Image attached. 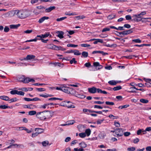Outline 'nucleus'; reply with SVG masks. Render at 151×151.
<instances>
[{
	"label": "nucleus",
	"instance_id": "obj_36",
	"mask_svg": "<svg viewBox=\"0 0 151 151\" xmlns=\"http://www.w3.org/2000/svg\"><path fill=\"white\" fill-rule=\"evenodd\" d=\"M73 51H74V52L73 53L75 55H81V53L79 52V51L78 50H75Z\"/></svg>",
	"mask_w": 151,
	"mask_h": 151
},
{
	"label": "nucleus",
	"instance_id": "obj_64",
	"mask_svg": "<svg viewBox=\"0 0 151 151\" xmlns=\"http://www.w3.org/2000/svg\"><path fill=\"white\" fill-rule=\"evenodd\" d=\"M135 150V148L134 147H129L127 148V150L130 151H134Z\"/></svg>",
	"mask_w": 151,
	"mask_h": 151
},
{
	"label": "nucleus",
	"instance_id": "obj_25",
	"mask_svg": "<svg viewBox=\"0 0 151 151\" xmlns=\"http://www.w3.org/2000/svg\"><path fill=\"white\" fill-rule=\"evenodd\" d=\"M76 96L81 99H83L86 97V96L83 94H77Z\"/></svg>",
	"mask_w": 151,
	"mask_h": 151
},
{
	"label": "nucleus",
	"instance_id": "obj_8",
	"mask_svg": "<svg viewBox=\"0 0 151 151\" xmlns=\"http://www.w3.org/2000/svg\"><path fill=\"white\" fill-rule=\"evenodd\" d=\"M146 14V12L145 11H144L138 14H134L133 15L132 17H137L138 18H142V17L141 15H145Z\"/></svg>",
	"mask_w": 151,
	"mask_h": 151
},
{
	"label": "nucleus",
	"instance_id": "obj_26",
	"mask_svg": "<svg viewBox=\"0 0 151 151\" xmlns=\"http://www.w3.org/2000/svg\"><path fill=\"white\" fill-rule=\"evenodd\" d=\"M42 133V132H37L35 133H33L32 134V137H36L38 135Z\"/></svg>",
	"mask_w": 151,
	"mask_h": 151
},
{
	"label": "nucleus",
	"instance_id": "obj_27",
	"mask_svg": "<svg viewBox=\"0 0 151 151\" xmlns=\"http://www.w3.org/2000/svg\"><path fill=\"white\" fill-rule=\"evenodd\" d=\"M91 131L90 130V129H86V130L85 132V133H86V134L87 136H88L90 135V134H91Z\"/></svg>",
	"mask_w": 151,
	"mask_h": 151
},
{
	"label": "nucleus",
	"instance_id": "obj_3",
	"mask_svg": "<svg viewBox=\"0 0 151 151\" xmlns=\"http://www.w3.org/2000/svg\"><path fill=\"white\" fill-rule=\"evenodd\" d=\"M67 103L68 104V103H72V102H70V101H63L62 102L61 104L60 105V106H66L67 107H68V108H74L75 107V106L74 105H67L65 103Z\"/></svg>",
	"mask_w": 151,
	"mask_h": 151
},
{
	"label": "nucleus",
	"instance_id": "obj_62",
	"mask_svg": "<svg viewBox=\"0 0 151 151\" xmlns=\"http://www.w3.org/2000/svg\"><path fill=\"white\" fill-rule=\"evenodd\" d=\"M125 18L127 20H129L131 19L132 17L130 15H127L125 16Z\"/></svg>",
	"mask_w": 151,
	"mask_h": 151
},
{
	"label": "nucleus",
	"instance_id": "obj_14",
	"mask_svg": "<svg viewBox=\"0 0 151 151\" xmlns=\"http://www.w3.org/2000/svg\"><path fill=\"white\" fill-rule=\"evenodd\" d=\"M49 19V17H47L44 16L41 18L38 21L39 23H42L45 20L48 19Z\"/></svg>",
	"mask_w": 151,
	"mask_h": 151
},
{
	"label": "nucleus",
	"instance_id": "obj_46",
	"mask_svg": "<svg viewBox=\"0 0 151 151\" xmlns=\"http://www.w3.org/2000/svg\"><path fill=\"white\" fill-rule=\"evenodd\" d=\"M12 147L13 148H15V147H20V146L21 145L19 144H12Z\"/></svg>",
	"mask_w": 151,
	"mask_h": 151
},
{
	"label": "nucleus",
	"instance_id": "obj_22",
	"mask_svg": "<svg viewBox=\"0 0 151 151\" xmlns=\"http://www.w3.org/2000/svg\"><path fill=\"white\" fill-rule=\"evenodd\" d=\"M98 42H100L101 43H103V40L101 39H96V41L94 42L93 43L94 44H97Z\"/></svg>",
	"mask_w": 151,
	"mask_h": 151
},
{
	"label": "nucleus",
	"instance_id": "obj_42",
	"mask_svg": "<svg viewBox=\"0 0 151 151\" xmlns=\"http://www.w3.org/2000/svg\"><path fill=\"white\" fill-rule=\"evenodd\" d=\"M133 18L132 19V21L136 22H138L140 21V20L137 19V18H138L137 17H133Z\"/></svg>",
	"mask_w": 151,
	"mask_h": 151
},
{
	"label": "nucleus",
	"instance_id": "obj_53",
	"mask_svg": "<svg viewBox=\"0 0 151 151\" xmlns=\"http://www.w3.org/2000/svg\"><path fill=\"white\" fill-rule=\"evenodd\" d=\"M27 83H28L29 82H35V80L32 79H30L29 78H27Z\"/></svg>",
	"mask_w": 151,
	"mask_h": 151
},
{
	"label": "nucleus",
	"instance_id": "obj_7",
	"mask_svg": "<svg viewBox=\"0 0 151 151\" xmlns=\"http://www.w3.org/2000/svg\"><path fill=\"white\" fill-rule=\"evenodd\" d=\"M24 99L25 101H40L41 100L40 99L38 98L37 97H35V98H34L32 99H31L29 98H24Z\"/></svg>",
	"mask_w": 151,
	"mask_h": 151
},
{
	"label": "nucleus",
	"instance_id": "obj_18",
	"mask_svg": "<svg viewBox=\"0 0 151 151\" xmlns=\"http://www.w3.org/2000/svg\"><path fill=\"white\" fill-rule=\"evenodd\" d=\"M34 106L32 105H24L23 107L24 108H29L30 109H33V107Z\"/></svg>",
	"mask_w": 151,
	"mask_h": 151
},
{
	"label": "nucleus",
	"instance_id": "obj_50",
	"mask_svg": "<svg viewBox=\"0 0 151 151\" xmlns=\"http://www.w3.org/2000/svg\"><path fill=\"white\" fill-rule=\"evenodd\" d=\"M119 35H127V31L126 30L122 32H120V33H119Z\"/></svg>",
	"mask_w": 151,
	"mask_h": 151
},
{
	"label": "nucleus",
	"instance_id": "obj_30",
	"mask_svg": "<svg viewBox=\"0 0 151 151\" xmlns=\"http://www.w3.org/2000/svg\"><path fill=\"white\" fill-rule=\"evenodd\" d=\"M49 144V142L48 141H44L42 142V145L44 147L48 145Z\"/></svg>",
	"mask_w": 151,
	"mask_h": 151
},
{
	"label": "nucleus",
	"instance_id": "obj_47",
	"mask_svg": "<svg viewBox=\"0 0 151 151\" xmlns=\"http://www.w3.org/2000/svg\"><path fill=\"white\" fill-rule=\"evenodd\" d=\"M105 104L106 105H113L114 104V103L113 102H109L108 101H106L105 102Z\"/></svg>",
	"mask_w": 151,
	"mask_h": 151
},
{
	"label": "nucleus",
	"instance_id": "obj_59",
	"mask_svg": "<svg viewBox=\"0 0 151 151\" xmlns=\"http://www.w3.org/2000/svg\"><path fill=\"white\" fill-rule=\"evenodd\" d=\"M24 92H23V91H17V94L18 95H19L24 96Z\"/></svg>",
	"mask_w": 151,
	"mask_h": 151
},
{
	"label": "nucleus",
	"instance_id": "obj_31",
	"mask_svg": "<svg viewBox=\"0 0 151 151\" xmlns=\"http://www.w3.org/2000/svg\"><path fill=\"white\" fill-rule=\"evenodd\" d=\"M140 101L141 102L144 104L147 103L148 102V100L143 99H140Z\"/></svg>",
	"mask_w": 151,
	"mask_h": 151
},
{
	"label": "nucleus",
	"instance_id": "obj_58",
	"mask_svg": "<svg viewBox=\"0 0 151 151\" xmlns=\"http://www.w3.org/2000/svg\"><path fill=\"white\" fill-rule=\"evenodd\" d=\"M104 103V102H101L99 101H94V103L95 104H102Z\"/></svg>",
	"mask_w": 151,
	"mask_h": 151
},
{
	"label": "nucleus",
	"instance_id": "obj_32",
	"mask_svg": "<svg viewBox=\"0 0 151 151\" xmlns=\"http://www.w3.org/2000/svg\"><path fill=\"white\" fill-rule=\"evenodd\" d=\"M122 87L120 86H117L114 87L113 89L114 91H118L122 89Z\"/></svg>",
	"mask_w": 151,
	"mask_h": 151
},
{
	"label": "nucleus",
	"instance_id": "obj_39",
	"mask_svg": "<svg viewBox=\"0 0 151 151\" xmlns=\"http://www.w3.org/2000/svg\"><path fill=\"white\" fill-rule=\"evenodd\" d=\"M49 32H47L45 33L44 35H42V37H41L42 38H45L46 37H47L48 36H49Z\"/></svg>",
	"mask_w": 151,
	"mask_h": 151
},
{
	"label": "nucleus",
	"instance_id": "obj_35",
	"mask_svg": "<svg viewBox=\"0 0 151 151\" xmlns=\"http://www.w3.org/2000/svg\"><path fill=\"white\" fill-rule=\"evenodd\" d=\"M28 113L30 115H34L36 114V112L35 111H29Z\"/></svg>",
	"mask_w": 151,
	"mask_h": 151
},
{
	"label": "nucleus",
	"instance_id": "obj_49",
	"mask_svg": "<svg viewBox=\"0 0 151 151\" xmlns=\"http://www.w3.org/2000/svg\"><path fill=\"white\" fill-rule=\"evenodd\" d=\"M132 41L136 43H141V40L139 39L133 40Z\"/></svg>",
	"mask_w": 151,
	"mask_h": 151
},
{
	"label": "nucleus",
	"instance_id": "obj_51",
	"mask_svg": "<svg viewBox=\"0 0 151 151\" xmlns=\"http://www.w3.org/2000/svg\"><path fill=\"white\" fill-rule=\"evenodd\" d=\"M10 101L9 102L10 103H11L13 102H15L17 101V99L16 98H12L11 99L9 100Z\"/></svg>",
	"mask_w": 151,
	"mask_h": 151
},
{
	"label": "nucleus",
	"instance_id": "obj_29",
	"mask_svg": "<svg viewBox=\"0 0 151 151\" xmlns=\"http://www.w3.org/2000/svg\"><path fill=\"white\" fill-rule=\"evenodd\" d=\"M68 88L67 87H62V88H61V91L65 93H68L67 90Z\"/></svg>",
	"mask_w": 151,
	"mask_h": 151
},
{
	"label": "nucleus",
	"instance_id": "obj_28",
	"mask_svg": "<svg viewBox=\"0 0 151 151\" xmlns=\"http://www.w3.org/2000/svg\"><path fill=\"white\" fill-rule=\"evenodd\" d=\"M129 105L128 104L125 105L123 106H121L118 107V108L119 109H125L129 107Z\"/></svg>",
	"mask_w": 151,
	"mask_h": 151
},
{
	"label": "nucleus",
	"instance_id": "obj_56",
	"mask_svg": "<svg viewBox=\"0 0 151 151\" xmlns=\"http://www.w3.org/2000/svg\"><path fill=\"white\" fill-rule=\"evenodd\" d=\"M18 90H21L24 91H28V89L27 88L25 87L20 88Z\"/></svg>",
	"mask_w": 151,
	"mask_h": 151
},
{
	"label": "nucleus",
	"instance_id": "obj_37",
	"mask_svg": "<svg viewBox=\"0 0 151 151\" xmlns=\"http://www.w3.org/2000/svg\"><path fill=\"white\" fill-rule=\"evenodd\" d=\"M82 55L84 58H86L88 56V52L85 51H83L82 52Z\"/></svg>",
	"mask_w": 151,
	"mask_h": 151
},
{
	"label": "nucleus",
	"instance_id": "obj_12",
	"mask_svg": "<svg viewBox=\"0 0 151 151\" xmlns=\"http://www.w3.org/2000/svg\"><path fill=\"white\" fill-rule=\"evenodd\" d=\"M35 56L32 55H27L26 58V60H31L35 59Z\"/></svg>",
	"mask_w": 151,
	"mask_h": 151
},
{
	"label": "nucleus",
	"instance_id": "obj_61",
	"mask_svg": "<svg viewBox=\"0 0 151 151\" xmlns=\"http://www.w3.org/2000/svg\"><path fill=\"white\" fill-rule=\"evenodd\" d=\"M37 8L39 9H45V8L42 6H40L37 7Z\"/></svg>",
	"mask_w": 151,
	"mask_h": 151
},
{
	"label": "nucleus",
	"instance_id": "obj_21",
	"mask_svg": "<svg viewBox=\"0 0 151 151\" xmlns=\"http://www.w3.org/2000/svg\"><path fill=\"white\" fill-rule=\"evenodd\" d=\"M97 93H101L104 94H107L108 93L106 91H102L101 89L99 88H98L97 90Z\"/></svg>",
	"mask_w": 151,
	"mask_h": 151
},
{
	"label": "nucleus",
	"instance_id": "obj_9",
	"mask_svg": "<svg viewBox=\"0 0 151 151\" xmlns=\"http://www.w3.org/2000/svg\"><path fill=\"white\" fill-rule=\"evenodd\" d=\"M68 90L67 93L68 94H70L72 95L76 93V91L75 90L71 88H68Z\"/></svg>",
	"mask_w": 151,
	"mask_h": 151
},
{
	"label": "nucleus",
	"instance_id": "obj_40",
	"mask_svg": "<svg viewBox=\"0 0 151 151\" xmlns=\"http://www.w3.org/2000/svg\"><path fill=\"white\" fill-rule=\"evenodd\" d=\"M67 46L68 47H78V45H74L72 44H67Z\"/></svg>",
	"mask_w": 151,
	"mask_h": 151
},
{
	"label": "nucleus",
	"instance_id": "obj_55",
	"mask_svg": "<svg viewBox=\"0 0 151 151\" xmlns=\"http://www.w3.org/2000/svg\"><path fill=\"white\" fill-rule=\"evenodd\" d=\"M81 47H88L91 46L90 45L86 44H81Z\"/></svg>",
	"mask_w": 151,
	"mask_h": 151
},
{
	"label": "nucleus",
	"instance_id": "obj_24",
	"mask_svg": "<svg viewBox=\"0 0 151 151\" xmlns=\"http://www.w3.org/2000/svg\"><path fill=\"white\" fill-rule=\"evenodd\" d=\"M7 108H10V107L6 106L5 105H0V109H5Z\"/></svg>",
	"mask_w": 151,
	"mask_h": 151
},
{
	"label": "nucleus",
	"instance_id": "obj_16",
	"mask_svg": "<svg viewBox=\"0 0 151 151\" xmlns=\"http://www.w3.org/2000/svg\"><path fill=\"white\" fill-rule=\"evenodd\" d=\"M118 83V81H116L114 80L110 81L108 82V83L111 85H115Z\"/></svg>",
	"mask_w": 151,
	"mask_h": 151
},
{
	"label": "nucleus",
	"instance_id": "obj_60",
	"mask_svg": "<svg viewBox=\"0 0 151 151\" xmlns=\"http://www.w3.org/2000/svg\"><path fill=\"white\" fill-rule=\"evenodd\" d=\"M9 27L7 26H5L4 29V32H7L9 31Z\"/></svg>",
	"mask_w": 151,
	"mask_h": 151
},
{
	"label": "nucleus",
	"instance_id": "obj_20",
	"mask_svg": "<svg viewBox=\"0 0 151 151\" xmlns=\"http://www.w3.org/2000/svg\"><path fill=\"white\" fill-rule=\"evenodd\" d=\"M80 147L82 148H85L86 147L87 145L83 142H81L79 143Z\"/></svg>",
	"mask_w": 151,
	"mask_h": 151
},
{
	"label": "nucleus",
	"instance_id": "obj_23",
	"mask_svg": "<svg viewBox=\"0 0 151 151\" xmlns=\"http://www.w3.org/2000/svg\"><path fill=\"white\" fill-rule=\"evenodd\" d=\"M116 17V15L111 14L109 15L108 17V19L109 20H111L113 18H115Z\"/></svg>",
	"mask_w": 151,
	"mask_h": 151
},
{
	"label": "nucleus",
	"instance_id": "obj_2",
	"mask_svg": "<svg viewBox=\"0 0 151 151\" xmlns=\"http://www.w3.org/2000/svg\"><path fill=\"white\" fill-rule=\"evenodd\" d=\"M11 12L14 15H17L19 18L22 19L25 18L30 15L29 11L27 10L19 11L16 10L12 11Z\"/></svg>",
	"mask_w": 151,
	"mask_h": 151
},
{
	"label": "nucleus",
	"instance_id": "obj_17",
	"mask_svg": "<svg viewBox=\"0 0 151 151\" xmlns=\"http://www.w3.org/2000/svg\"><path fill=\"white\" fill-rule=\"evenodd\" d=\"M0 99L4 100L7 101L9 100V98L7 96H0Z\"/></svg>",
	"mask_w": 151,
	"mask_h": 151
},
{
	"label": "nucleus",
	"instance_id": "obj_38",
	"mask_svg": "<svg viewBox=\"0 0 151 151\" xmlns=\"http://www.w3.org/2000/svg\"><path fill=\"white\" fill-rule=\"evenodd\" d=\"M54 45L52 44H50L48 45L47 46V48L49 49H53L54 47Z\"/></svg>",
	"mask_w": 151,
	"mask_h": 151
},
{
	"label": "nucleus",
	"instance_id": "obj_1",
	"mask_svg": "<svg viewBox=\"0 0 151 151\" xmlns=\"http://www.w3.org/2000/svg\"><path fill=\"white\" fill-rule=\"evenodd\" d=\"M53 115V112L48 111H45L37 113L36 115L37 117L40 119L43 120L51 118Z\"/></svg>",
	"mask_w": 151,
	"mask_h": 151
},
{
	"label": "nucleus",
	"instance_id": "obj_19",
	"mask_svg": "<svg viewBox=\"0 0 151 151\" xmlns=\"http://www.w3.org/2000/svg\"><path fill=\"white\" fill-rule=\"evenodd\" d=\"M20 26V24H18L16 25H11L9 26V27L11 29H16Z\"/></svg>",
	"mask_w": 151,
	"mask_h": 151
},
{
	"label": "nucleus",
	"instance_id": "obj_11",
	"mask_svg": "<svg viewBox=\"0 0 151 151\" xmlns=\"http://www.w3.org/2000/svg\"><path fill=\"white\" fill-rule=\"evenodd\" d=\"M98 53H101L103 55H106L108 54V53L104 52L103 51H94L92 52L93 54Z\"/></svg>",
	"mask_w": 151,
	"mask_h": 151
},
{
	"label": "nucleus",
	"instance_id": "obj_45",
	"mask_svg": "<svg viewBox=\"0 0 151 151\" xmlns=\"http://www.w3.org/2000/svg\"><path fill=\"white\" fill-rule=\"evenodd\" d=\"M133 88H134L133 87H130L129 88V90H130V91H128V92H129V93H137V92L135 91L133 89Z\"/></svg>",
	"mask_w": 151,
	"mask_h": 151
},
{
	"label": "nucleus",
	"instance_id": "obj_34",
	"mask_svg": "<svg viewBox=\"0 0 151 151\" xmlns=\"http://www.w3.org/2000/svg\"><path fill=\"white\" fill-rule=\"evenodd\" d=\"M109 117L112 119H117L118 118V116H115L112 114H110L109 115Z\"/></svg>",
	"mask_w": 151,
	"mask_h": 151
},
{
	"label": "nucleus",
	"instance_id": "obj_6",
	"mask_svg": "<svg viewBox=\"0 0 151 151\" xmlns=\"http://www.w3.org/2000/svg\"><path fill=\"white\" fill-rule=\"evenodd\" d=\"M88 92L91 93H95L96 92L97 93L98 88H96L93 87L91 88H89L88 89Z\"/></svg>",
	"mask_w": 151,
	"mask_h": 151
},
{
	"label": "nucleus",
	"instance_id": "obj_10",
	"mask_svg": "<svg viewBox=\"0 0 151 151\" xmlns=\"http://www.w3.org/2000/svg\"><path fill=\"white\" fill-rule=\"evenodd\" d=\"M56 33L58 34L57 36L60 38V39H62L63 38V35L64 32L62 31H58L56 32Z\"/></svg>",
	"mask_w": 151,
	"mask_h": 151
},
{
	"label": "nucleus",
	"instance_id": "obj_13",
	"mask_svg": "<svg viewBox=\"0 0 151 151\" xmlns=\"http://www.w3.org/2000/svg\"><path fill=\"white\" fill-rule=\"evenodd\" d=\"M55 8V6H50L47 8L45 9V12H49L54 9Z\"/></svg>",
	"mask_w": 151,
	"mask_h": 151
},
{
	"label": "nucleus",
	"instance_id": "obj_41",
	"mask_svg": "<svg viewBox=\"0 0 151 151\" xmlns=\"http://www.w3.org/2000/svg\"><path fill=\"white\" fill-rule=\"evenodd\" d=\"M79 135L80 137L81 138H84L86 137V134L85 133H81L79 134Z\"/></svg>",
	"mask_w": 151,
	"mask_h": 151
},
{
	"label": "nucleus",
	"instance_id": "obj_4",
	"mask_svg": "<svg viewBox=\"0 0 151 151\" xmlns=\"http://www.w3.org/2000/svg\"><path fill=\"white\" fill-rule=\"evenodd\" d=\"M17 80L19 82H22L24 83H27V78H25L23 75H21L17 76Z\"/></svg>",
	"mask_w": 151,
	"mask_h": 151
},
{
	"label": "nucleus",
	"instance_id": "obj_48",
	"mask_svg": "<svg viewBox=\"0 0 151 151\" xmlns=\"http://www.w3.org/2000/svg\"><path fill=\"white\" fill-rule=\"evenodd\" d=\"M17 90H13L11 91L10 92L11 94L12 95H14L15 94H17Z\"/></svg>",
	"mask_w": 151,
	"mask_h": 151
},
{
	"label": "nucleus",
	"instance_id": "obj_54",
	"mask_svg": "<svg viewBox=\"0 0 151 151\" xmlns=\"http://www.w3.org/2000/svg\"><path fill=\"white\" fill-rule=\"evenodd\" d=\"M36 90L40 92L44 91H45V89L44 88H37Z\"/></svg>",
	"mask_w": 151,
	"mask_h": 151
},
{
	"label": "nucleus",
	"instance_id": "obj_43",
	"mask_svg": "<svg viewBox=\"0 0 151 151\" xmlns=\"http://www.w3.org/2000/svg\"><path fill=\"white\" fill-rule=\"evenodd\" d=\"M76 59L75 58H73L72 60L70 61V63L71 64H72L73 63H74V64H76L77 62L75 60Z\"/></svg>",
	"mask_w": 151,
	"mask_h": 151
},
{
	"label": "nucleus",
	"instance_id": "obj_44",
	"mask_svg": "<svg viewBox=\"0 0 151 151\" xmlns=\"http://www.w3.org/2000/svg\"><path fill=\"white\" fill-rule=\"evenodd\" d=\"M67 18L66 17H63L60 18H58L56 19V21L58 22L60 21Z\"/></svg>",
	"mask_w": 151,
	"mask_h": 151
},
{
	"label": "nucleus",
	"instance_id": "obj_15",
	"mask_svg": "<svg viewBox=\"0 0 151 151\" xmlns=\"http://www.w3.org/2000/svg\"><path fill=\"white\" fill-rule=\"evenodd\" d=\"M98 136L100 138L103 139L106 136V134L105 132H101L99 134Z\"/></svg>",
	"mask_w": 151,
	"mask_h": 151
},
{
	"label": "nucleus",
	"instance_id": "obj_57",
	"mask_svg": "<svg viewBox=\"0 0 151 151\" xmlns=\"http://www.w3.org/2000/svg\"><path fill=\"white\" fill-rule=\"evenodd\" d=\"M93 107L94 108H96V109H102L103 107L101 106L98 105H95L93 106Z\"/></svg>",
	"mask_w": 151,
	"mask_h": 151
},
{
	"label": "nucleus",
	"instance_id": "obj_5",
	"mask_svg": "<svg viewBox=\"0 0 151 151\" xmlns=\"http://www.w3.org/2000/svg\"><path fill=\"white\" fill-rule=\"evenodd\" d=\"M115 133L118 136L120 137L123 135V131L122 129L117 128L115 129Z\"/></svg>",
	"mask_w": 151,
	"mask_h": 151
},
{
	"label": "nucleus",
	"instance_id": "obj_52",
	"mask_svg": "<svg viewBox=\"0 0 151 151\" xmlns=\"http://www.w3.org/2000/svg\"><path fill=\"white\" fill-rule=\"evenodd\" d=\"M76 17L77 19V20H79L81 19H83L85 17L84 16H79Z\"/></svg>",
	"mask_w": 151,
	"mask_h": 151
},
{
	"label": "nucleus",
	"instance_id": "obj_63",
	"mask_svg": "<svg viewBox=\"0 0 151 151\" xmlns=\"http://www.w3.org/2000/svg\"><path fill=\"white\" fill-rule=\"evenodd\" d=\"M33 13L34 14L36 15H37L40 14V12H39V10L37 9H35L33 11Z\"/></svg>",
	"mask_w": 151,
	"mask_h": 151
},
{
	"label": "nucleus",
	"instance_id": "obj_33",
	"mask_svg": "<svg viewBox=\"0 0 151 151\" xmlns=\"http://www.w3.org/2000/svg\"><path fill=\"white\" fill-rule=\"evenodd\" d=\"M55 66H58L59 67H63V66L64 65L63 63H55Z\"/></svg>",
	"mask_w": 151,
	"mask_h": 151
}]
</instances>
